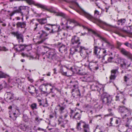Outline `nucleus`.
Instances as JSON below:
<instances>
[{
    "label": "nucleus",
    "mask_w": 132,
    "mask_h": 132,
    "mask_svg": "<svg viewBox=\"0 0 132 132\" xmlns=\"http://www.w3.org/2000/svg\"><path fill=\"white\" fill-rule=\"evenodd\" d=\"M112 97L110 95L107 93H104L101 96L100 101L103 104L106 105L108 107V111L109 112V114L106 115L113 116L114 115L112 112V109L115 108L114 105H113L112 103Z\"/></svg>",
    "instance_id": "nucleus-1"
},
{
    "label": "nucleus",
    "mask_w": 132,
    "mask_h": 132,
    "mask_svg": "<svg viewBox=\"0 0 132 132\" xmlns=\"http://www.w3.org/2000/svg\"><path fill=\"white\" fill-rule=\"evenodd\" d=\"M80 14L84 16L88 19L93 21L94 23L96 24L100 27L106 30L111 29V27L110 25L102 21L99 19L94 18L90 14L83 10Z\"/></svg>",
    "instance_id": "nucleus-2"
},
{
    "label": "nucleus",
    "mask_w": 132,
    "mask_h": 132,
    "mask_svg": "<svg viewBox=\"0 0 132 132\" xmlns=\"http://www.w3.org/2000/svg\"><path fill=\"white\" fill-rule=\"evenodd\" d=\"M43 59H46L48 62L55 63H57L59 59V57L57 56L55 50L53 49L50 50Z\"/></svg>",
    "instance_id": "nucleus-3"
},
{
    "label": "nucleus",
    "mask_w": 132,
    "mask_h": 132,
    "mask_svg": "<svg viewBox=\"0 0 132 132\" xmlns=\"http://www.w3.org/2000/svg\"><path fill=\"white\" fill-rule=\"evenodd\" d=\"M93 32L96 36L99 38L101 42H102V47H103L104 43H106V47L109 48L112 50H113L114 49L115 46L114 45L110 43L106 38L102 37L95 31H93Z\"/></svg>",
    "instance_id": "nucleus-4"
},
{
    "label": "nucleus",
    "mask_w": 132,
    "mask_h": 132,
    "mask_svg": "<svg viewBox=\"0 0 132 132\" xmlns=\"http://www.w3.org/2000/svg\"><path fill=\"white\" fill-rule=\"evenodd\" d=\"M35 5L38 7L47 10L51 12L54 13L56 15L61 16L63 18L65 17V14L62 12H56L54 9L52 7L48 8L46 5L38 3L36 4Z\"/></svg>",
    "instance_id": "nucleus-5"
},
{
    "label": "nucleus",
    "mask_w": 132,
    "mask_h": 132,
    "mask_svg": "<svg viewBox=\"0 0 132 132\" xmlns=\"http://www.w3.org/2000/svg\"><path fill=\"white\" fill-rule=\"evenodd\" d=\"M76 129L82 132H91L89 125L82 120L77 123Z\"/></svg>",
    "instance_id": "nucleus-6"
},
{
    "label": "nucleus",
    "mask_w": 132,
    "mask_h": 132,
    "mask_svg": "<svg viewBox=\"0 0 132 132\" xmlns=\"http://www.w3.org/2000/svg\"><path fill=\"white\" fill-rule=\"evenodd\" d=\"M118 112L120 114L123 119L126 118L131 115V110L122 106H119L118 108Z\"/></svg>",
    "instance_id": "nucleus-7"
},
{
    "label": "nucleus",
    "mask_w": 132,
    "mask_h": 132,
    "mask_svg": "<svg viewBox=\"0 0 132 132\" xmlns=\"http://www.w3.org/2000/svg\"><path fill=\"white\" fill-rule=\"evenodd\" d=\"M37 37L40 40H39L36 44L38 45L40 44L44 43V42L48 39L47 36L49 34L44 30H41L37 33Z\"/></svg>",
    "instance_id": "nucleus-8"
},
{
    "label": "nucleus",
    "mask_w": 132,
    "mask_h": 132,
    "mask_svg": "<svg viewBox=\"0 0 132 132\" xmlns=\"http://www.w3.org/2000/svg\"><path fill=\"white\" fill-rule=\"evenodd\" d=\"M76 110H72L70 109V116L71 118L73 119L76 120H80L82 116L81 113H79L78 112H76Z\"/></svg>",
    "instance_id": "nucleus-9"
},
{
    "label": "nucleus",
    "mask_w": 132,
    "mask_h": 132,
    "mask_svg": "<svg viewBox=\"0 0 132 132\" xmlns=\"http://www.w3.org/2000/svg\"><path fill=\"white\" fill-rule=\"evenodd\" d=\"M11 34L16 37L19 43H23L24 42V36L23 34L19 31L13 32Z\"/></svg>",
    "instance_id": "nucleus-10"
},
{
    "label": "nucleus",
    "mask_w": 132,
    "mask_h": 132,
    "mask_svg": "<svg viewBox=\"0 0 132 132\" xmlns=\"http://www.w3.org/2000/svg\"><path fill=\"white\" fill-rule=\"evenodd\" d=\"M67 116L68 114H66L63 116H60L58 120L59 122V124H60L61 126L63 128H65V124L68 122V120L66 119Z\"/></svg>",
    "instance_id": "nucleus-11"
},
{
    "label": "nucleus",
    "mask_w": 132,
    "mask_h": 132,
    "mask_svg": "<svg viewBox=\"0 0 132 132\" xmlns=\"http://www.w3.org/2000/svg\"><path fill=\"white\" fill-rule=\"evenodd\" d=\"M54 84L51 83L44 84L40 86V88L42 90L43 88H46V90H47V89H50V93H53L52 90L54 89Z\"/></svg>",
    "instance_id": "nucleus-12"
},
{
    "label": "nucleus",
    "mask_w": 132,
    "mask_h": 132,
    "mask_svg": "<svg viewBox=\"0 0 132 132\" xmlns=\"http://www.w3.org/2000/svg\"><path fill=\"white\" fill-rule=\"evenodd\" d=\"M80 40L79 37L76 36L72 37L71 43L72 44L76 45L77 48H79L81 44Z\"/></svg>",
    "instance_id": "nucleus-13"
},
{
    "label": "nucleus",
    "mask_w": 132,
    "mask_h": 132,
    "mask_svg": "<svg viewBox=\"0 0 132 132\" xmlns=\"http://www.w3.org/2000/svg\"><path fill=\"white\" fill-rule=\"evenodd\" d=\"M48 25H51V30L49 31L50 34H55L60 31L61 29L60 28V26L59 25L56 26L55 24H49Z\"/></svg>",
    "instance_id": "nucleus-14"
},
{
    "label": "nucleus",
    "mask_w": 132,
    "mask_h": 132,
    "mask_svg": "<svg viewBox=\"0 0 132 132\" xmlns=\"http://www.w3.org/2000/svg\"><path fill=\"white\" fill-rule=\"evenodd\" d=\"M26 9V7L25 6H20L18 9L15 10L9 14L10 16H12L14 14L16 13H20L21 14V16H23V13L22 12V10H25Z\"/></svg>",
    "instance_id": "nucleus-15"
},
{
    "label": "nucleus",
    "mask_w": 132,
    "mask_h": 132,
    "mask_svg": "<svg viewBox=\"0 0 132 132\" xmlns=\"http://www.w3.org/2000/svg\"><path fill=\"white\" fill-rule=\"evenodd\" d=\"M120 66L123 69H125L129 67H132V65H131L130 62H128L126 59L122 58L120 63Z\"/></svg>",
    "instance_id": "nucleus-16"
},
{
    "label": "nucleus",
    "mask_w": 132,
    "mask_h": 132,
    "mask_svg": "<svg viewBox=\"0 0 132 132\" xmlns=\"http://www.w3.org/2000/svg\"><path fill=\"white\" fill-rule=\"evenodd\" d=\"M115 100L116 101H120L124 104H125L126 99L122 93L118 94L116 96Z\"/></svg>",
    "instance_id": "nucleus-17"
},
{
    "label": "nucleus",
    "mask_w": 132,
    "mask_h": 132,
    "mask_svg": "<svg viewBox=\"0 0 132 132\" xmlns=\"http://www.w3.org/2000/svg\"><path fill=\"white\" fill-rule=\"evenodd\" d=\"M61 45V46H59V51L62 53H66L67 50V47L65 45L62 44L61 43L58 42L57 43V46H59Z\"/></svg>",
    "instance_id": "nucleus-18"
},
{
    "label": "nucleus",
    "mask_w": 132,
    "mask_h": 132,
    "mask_svg": "<svg viewBox=\"0 0 132 132\" xmlns=\"http://www.w3.org/2000/svg\"><path fill=\"white\" fill-rule=\"evenodd\" d=\"M97 62H90L89 64V68L91 71L97 70L99 69V66L97 64Z\"/></svg>",
    "instance_id": "nucleus-19"
},
{
    "label": "nucleus",
    "mask_w": 132,
    "mask_h": 132,
    "mask_svg": "<svg viewBox=\"0 0 132 132\" xmlns=\"http://www.w3.org/2000/svg\"><path fill=\"white\" fill-rule=\"evenodd\" d=\"M27 46L24 45H14V50L18 52H22L23 51Z\"/></svg>",
    "instance_id": "nucleus-20"
},
{
    "label": "nucleus",
    "mask_w": 132,
    "mask_h": 132,
    "mask_svg": "<svg viewBox=\"0 0 132 132\" xmlns=\"http://www.w3.org/2000/svg\"><path fill=\"white\" fill-rule=\"evenodd\" d=\"M118 73V69H113L111 71V75L110 77V82L115 79L117 76V74Z\"/></svg>",
    "instance_id": "nucleus-21"
},
{
    "label": "nucleus",
    "mask_w": 132,
    "mask_h": 132,
    "mask_svg": "<svg viewBox=\"0 0 132 132\" xmlns=\"http://www.w3.org/2000/svg\"><path fill=\"white\" fill-rule=\"evenodd\" d=\"M120 51L122 54L124 55L129 58L131 59L132 60V54H131L129 52L127 51L124 48H121L120 49Z\"/></svg>",
    "instance_id": "nucleus-22"
},
{
    "label": "nucleus",
    "mask_w": 132,
    "mask_h": 132,
    "mask_svg": "<svg viewBox=\"0 0 132 132\" xmlns=\"http://www.w3.org/2000/svg\"><path fill=\"white\" fill-rule=\"evenodd\" d=\"M26 22L24 21L22 22H18L16 24V28L17 29L20 28H24L26 29Z\"/></svg>",
    "instance_id": "nucleus-23"
},
{
    "label": "nucleus",
    "mask_w": 132,
    "mask_h": 132,
    "mask_svg": "<svg viewBox=\"0 0 132 132\" xmlns=\"http://www.w3.org/2000/svg\"><path fill=\"white\" fill-rule=\"evenodd\" d=\"M71 93H72V96L74 99H76L77 98L80 97L81 94L79 90H75L73 92L72 91Z\"/></svg>",
    "instance_id": "nucleus-24"
},
{
    "label": "nucleus",
    "mask_w": 132,
    "mask_h": 132,
    "mask_svg": "<svg viewBox=\"0 0 132 132\" xmlns=\"http://www.w3.org/2000/svg\"><path fill=\"white\" fill-rule=\"evenodd\" d=\"M113 118H111L110 119V126H114V127H119V126L121 124V120L119 118L116 119L115 121V124L116 125H113L112 123V121H113Z\"/></svg>",
    "instance_id": "nucleus-25"
},
{
    "label": "nucleus",
    "mask_w": 132,
    "mask_h": 132,
    "mask_svg": "<svg viewBox=\"0 0 132 132\" xmlns=\"http://www.w3.org/2000/svg\"><path fill=\"white\" fill-rule=\"evenodd\" d=\"M37 101L39 106H42L43 107H46L48 106V104L47 100L45 101L44 102V101H42L41 100L38 99Z\"/></svg>",
    "instance_id": "nucleus-26"
},
{
    "label": "nucleus",
    "mask_w": 132,
    "mask_h": 132,
    "mask_svg": "<svg viewBox=\"0 0 132 132\" xmlns=\"http://www.w3.org/2000/svg\"><path fill=\"white\" fill-rule=\"evenodd\" d=\"M97 87V89L96 90L100 94H102L101 96H101L103 94L106 93L104 92V87L102 85L98 83Z\"/></svg>",
    "instance_id": "nucleus-27"
},
{
    "label": "nucleus",
    "mask_w": 132,
    "mask_h": 132,
    "mask_svg": "<svg viewBox=\"0 0 132 132\" xmlns=\"http://www.w3.org/2000/svg\"><path fill=\"white\" fill-rule=\"evenodd\" d=\"M70 83H72L73 84L72 86L73 88L72 89V91L73 92L77 90H79L78 88V87L77 82L76 81H70Z\"/></svg>",
    "instance_id": "nucleus-28"
},
{
    "label": "nucleus",
    "mask_w": 132,
    "mask_h": 132,
    "mask_svg": "<svg viewBox=\"0 0 132 132\" xmlns=\"http://www.w3.org/2000/svg\"><path fill=\"white\" fill-rule=\"evenodd\" d=\"M117 24L118 25H124L126 22V19L125 18H122L118 19V18H117Z\"/></svg>",
    "instance_id": "nucleus-29"
},
{
    "label": "nucleus",
    "mask_w": 132,
    "mask_h": 132,
    "mask_svg": "<svg viewBox=\"0 0 132 132\" xmlns=\"http://www.w3.org/2000/svg\"><path fill=\"white\" fill-rule=\"evenodd\" d=\"M79 47V50L77 49L78 48H76L75 49V51L79 52L81 55V54L85 55V51L86 48L83 46H80V45Z\"/></svg>",
    "instance_id": "nucleus-30"
},
{
    "label": "nucleus",
    "mask_w": 132,
    "mask_h": 132,
    "mask_svg": "<svg viewBox=\"0 0 132 132\" xmlns=\"http://www.w3.org/2000/svg\"><path fill=\"white\" fill-rule=\"evenodd\" d=\"M65 107V105L61 106L60 104H59L56 108L57 110L58 109L60 113L62 114L64 112Z\"/></svg>",
    "instance_id": "nucleus-31"
},
{
    "label": "nucleus",
    "mask_w": 132,
    "mask_h": 132,
    "mask_svg": "<svg viewBox=\"0 0 132 132\" xmlns=\"http://www.w3.org/2000/svg\"><path fill=\"white\" fill-rule=\"evenodd\" d=\"M76 24L77 25H79V23L77 21L73 19H68L66 23V25H72V24Z\"/></svg>",
    "instance_id": "nucleus-32"
},
{
    "label": "nucleus",
    "mask_w": 132,
    "mask_h": 132,
    "mask_svg": "<svg viewBox=\"0 0 132 132\" xmlns=\"http://www.w3.org/2000/svg\"><path fill=\"white\" fill-rule=\"evenodd\" d=\"M101 47H98L97 46H95L94 47V53L95 54L97 55V56L100 55L99 54L101 50Z\"/></svg>",
    "instance_id": "nucleus-33"
},
{
    "label": "nucleus",
    "mask_w": 132,
    "mask_h": 132,
    "mask_svg": "<svg viewBox=\"0 0 132 132\" xmlns=\"http://www.w3.org/2000/svg\"><path fill=\"white\" fill-rule=\"evenodd\" d=\"M11 112L10 111L9 112V117L10 118L11 120L13 121L16 120L17 117V115L15 112L10 113Z\"/></svg>",
    "instance_id": "nucleus-34"
},
{
    "label": "nucleus",
    "mask_w": 132,
    "mask_h": 132,
    "mask_svg": "<svg viewBox=\"0 0 132 132\" xmlns=\"http://www.w3.org/2000/svg\"><path fill=\"white\" fill-rule=\"evenodd\" d=\"M36 20L40 24L42 25L45 24L47 23V22L46 18L37 19Z\"/></svg>",
    "instance_id": "nucleus-35"
},
{
    "label": "nucleus",
    "mask_w": 132,
    "mask_h": 132,
    "mask_svg": "<svg viewBox=\"0 0 132 132\" xmlns=\"http://www.w3.org/2000/svg\"><path fill=\"white\" fill-rule=\"evenodd\" d=\"M59 72L62 75L64 76H67V71L65 68L61 66L60 67L59 71Z\"/></svg>",
    "instance_id": "nucleus-36"
},
{
    "label": "nucleus",
    "mask_w": 132,
    "mask_h": 132,
    "mask_svg": "<svg viewBox=\"0 0 132 132\" xmlns=\"http://www.w3.org/2000/svg\"><path fill=\"white\" fill-rule=\"evenodd\" d=\"M35 89V88L34 86L31 85L28 87L27 90L32 95L34 93L33 92L34 91Z\"/></svg>",
    "instance_id": "nucleus-37"
},
{
    "label": "nucleus",
    "mask_w": 132,
    "mask_h": 132,
    "mask_svg": "<svg viewBox=\"0 0 132 132\" xmlns=\"http://www.w3.org/2000/svg\"><path fill=\"white\" fill-rule=\"evenodd\" d=\"M30 107L32 110H36L38 109L37 104L35 103H33L31 104Z\"/></svg>",
    "instance_id": "nucleus-38"
},
{
    "label": "nucleus",
    "mask_w": 132,
    "mask_h": 132,
    "mask_svg": "<svg viewBox=\"0 0 132 132\" xmlns=\"http://www.w3.org/2000/svg\"><path fill=\"white\" fill-rule=\"evenodd\" d=\"M49 127L48 126L47 128L48 129V130L50 132H59V129L56 128H49Z\"/></svg>",
    "instance_id": "nucleus-39"
},
{
    "label": "nucleus",
    "mask_w": 132,
    "mask_h": 132,
    "mask_svg": "<svg viewBox=\"0 0 132 132\" xmlns=\"http://www.w3.org/2000/svg\"><path fill=\"white\" fill-rule=\"evenodd\" d=\"M76 25H77L76 24H72V25H66V28L69 30H73Z\"/></svg>",
    "instance_id": "nucleus-40"
},
{
    "label": "nucleus",
    "mask_w": 132,
    "mask_h": 132,
    "mask_svg": "<svg viewBox=\"0 0 132 132\" xmlns=\"http://www.w3.org/2000/svg\"><path fill=\"white\" fill-rule=\"evenodd\" d=\"M98 83H95V84H93L90 86V88L93 90H96L97 89V86Z\"/></svg>",
    "instance_id": "nucleus-41"
},
{
    "label": "nucleus",
    "mask_w": 132,
    "mask_h": 132,
    "mask_svg": "<svg viewBox=\"0 0 132 132\" xmlns=\"http://www.w3.org/2000/svg\"><path fill=\"white\" fill-rule=\"evenodd\" d=\"M9 77V76L2 71H0V78H6Z\"/></svg>",
    "instance_id": "nucleus-42"
},
{
    "label": "nucleus",
    "mask_w": 132,
    "mask_h": 132,
    "mask_svg": "<svg viewBox=\"0 0 132 132\" xmlns=\"http://www.w3.org/2000/svg\"><path fill=\"white\" fill-rule=\"evenodd\" d=\"M33 20L34 21V20H32V22L33 23V24H34V31H36L37 30L38 28V26L39 25V23H38L37 22H33L32 21Z\"/></svg>",
    "instance_id": "nucleus-43"
},
{
    "label": "nucleus",
    "mask_w": 132,
    "mask_h": 132,
    "mask_svg": "<svg viewBox=\"0 0 132 132\" xmlns=\"http://www.w3.org/2000/svg\"><path fill=\"white\" fill-rule=\"evenodd\" d=\"M114 59V57L110 56L109 55V56L108 57L107 60L105 62V63H107L109 62H112L113 60Z\"/></svg>",
    "instance_id": "nucleus-44"
},
{
    "label": "nucleus",
    "mask_w": 132,
    "mask_h": 132,
    "mask_svg": "<svg viewBox=\"0 0 132 132\" xmlns=\"http://www.w3.org/2000/svg\"><path fill=\"white\" fill-rule=\"evenodd\" d=\"M26 77L27 79L31 83L33 82L34 80L31 77L30 75H29L28 74H26Z\"/></svg>",
    "instance_id": "nucleus-45"
},
{
    "label": "nucleus",
    "mask_w": 132,
    "mask_h": 132,
    "mask_svg": "<svg viewBox=\"0 0 132 132\" xmlns=\"http://www.w3.org/2000/svg\"><path fill=\"white\" fill-rule=\"evenodd\" d=\"M29 119L26 114H23V120L25 122H26L29 121Z\"/></svg>",
    "instance_id": "nucleus-46"
},
{
    "label": "nucleus",
    "mask_w": 132,
    "mask_h": 132,
    "mask_svg": "<svg viewBox=\"0 0 132 132\" xmlns=\"http://www.w3.org/2000/svg\"><path fill=\"white\" fill-rule=\"evenodd\" d=\"M130 76V74H128L124 76V80L125 82H127L129 80Z\"/></svg>",
    "instance_id": "nucleus-47"
},
{
    "label": "nucleus",
    "mask_w": 132,
    "mask_h": 132,
    "mask_svg": "<svg viewBox=\"0 0 132 132\" xmlns=\"http://www.w3.org/2000/svg\"><path fill=\"white\" fill-rule=\"evenodd\" d=\"M101 50L102 51V56H105L107 55V52L105 48H101Z\"/></svg>",
    "instance_id": "nucleus-48"
},
{
    "label": "nucleus",
    "mask_w": 132,
    "mask_h": 132,
    "mask_svg": "<svg viewBox=\"0 0 132 132\" xmlns=\"http://www.w3.org/2000/svg\"><path fill=\"white\" fill-rule=\"evenodd\" d=\"M85 108L87 110L92 109V106L89 104L85 105Z\"/></svg>",
    "instance_id": "nucleus-49"
},
{
    "label": "nucleus",
    "mask_w": 132,
    "mask_h": 132,
    "mask_svg": "<svg viewBox=\"0 0 132 132\" xmlns=\"http://www.w3.org/2000/svg\"><path fill=\"white\" fill-rule=\"evenodd\" d=\"M105 56H100L99 55V56H97V57L98 58H102V61H101L103 63H104L106 64L105 63Z\"/></svg>",
    "instance_id": "nucleus-50"
},
{
    "label": "nucleus",
    "mask_w": 132,
    "mask_h": 132,
    "mask_svg": "<svg viewBox=\"0 0 132 132\" xmlns=\"http://www.w3.org/2000/svg\"><path fill=\"white\" fill-rule=\"evenodd\" d=\"M19 127L22 130L24 131H26V129L25 128V125L24 124H21L19 126Z\"/></svg>",
    "instance_id": "nucleus-51"
},
{
    "label": "nucleus",
    "mask_w": 132,
    "mask_h": 132,
    "mask_svg": "<svg viewBox=\"0 0 132 132\" xmlns=\"http://www.w3.org/2000/svg\"><path fill=\"white\" fill-rule=\"evenodd\" d=\"M122 58L121 57H118L117 58L116 60V62L117 64H120L121 63Z\"/></svg>",
    "instance_id": "nucleus-52"
},
{
    "label": "nucleus",
    "mask_w": 132,
    "mask_h": 132,
    "mask_svg": "<svg viewBox=\"0 0 132 132\" xmlns=\"http://www.w3.org/2000/svg\"><path fill=\"white\" fill-rule=\"evenodd\" d=\"M21 1H26L27 3L30 4H33L34 3V1L33 0H21Z\"/></svg>",
    "instance_id": "nucleus-53"
},
{
    "label": "nucleus",
    "mask_w": 132,
    "mask_h": 132,
    "mask_svg": "<svg viewBox=\"0 0 132 132\" xmlns=\"http://www.w3.org/2000/svg\"><path fill=\"white\" fill-rule=\"evenodd\" d=\"M49 24H47V25H45L44 26V29L45 30L48 31L50 30V28L47 27L48 26H51V25H48Z\"/></svg>",
    "instance_id": "nucleus-54"
},
{
    "label": "nucleus",
    "mask_w": 132,
    "mask_h": 132,
    "mask_svg": "<svg viewBox=\"0 0 132 132\" xmlns=\"http://www.w3.org/2000/svg\"><path fill=\"white\" fill-rule=\"evenodd\" d=\"M35 120L37 121V122L38 124H39L40 122V121L43 120V119H39L38 117H37L35 118Z\"/></svg>",
    "instance_id": "nucleus-55"
},
{
    "label": "nucleus",
    "mask_w": 132,
    "mask_h": 132,
    "mask_svg": "<svg viewBox=\"0 0 132 132\" xmlns=\"http://www.w3.org/2000/svg\"><path fill=\"white\" fill-rule=\"evenodd\" d=\"M100 14V12L97 10H95L94 12V16L96 17L97 15H98Z\"/></svg>",
    "instance_id": "nucleus-56"
},
{
    "label": "nucleus",
    "mask_w": 132,
    "mask_h": 132,
    "mask_svg": "<svg viewBox=\"0 0 132 132\" xmlns=\"http://www.w3.org/2000/svg\"><path fill=\"white\" fill-rule=\"evenodd\" d=\"M91 52V51L88 49L86 48L85 51V53H86L87 55L89 54Z\"/></svg>",
    "instance_id": "nucleus-57"
},
{
    "label": "nucleus",
    "mask_w": 132,
    "mask_h": 132,
    "mask_svg": "<svg viewBox=\"0 0 132 132\" xmlns=\"http://www.w3.org/2000/svg\"><path fill=\"white\" fill-rule=\"evenodd\" d=\"M50 118H53L54 116L56 117V113L54 112V113H51L50 115Z\"/></svg>",
    "instance_id": "nucleus-58"
},
{
    "label": "nucleus",
    "mask_w": 132,
    "mask_h": 132,
    "mask_svg": "<svg viewBox=\"0 0 132 132\" xmlns=\"http://www.w3.org/2000/svg\"><path fill=\"white\" fill-rule=\"evenodd\" d=\"M0 50L1 51H6L8 50L5 47H1L0 46Z\"/></svg>",
    "instance_id": "nucleus-59"
},
{
    "label": "nucleus",
    "mask_w": 132,
    "mask_h": 132,
    "mask_svg": "<svg viewBox=\"0 0 132 132\" xmlns=\"http://www.w3.org/2000/svg\"><path fill=\"white\" fill-rule=\"evenodd\" d=\"M64 102L67 104H70V101H69L66 98H64Z\"/></svg>",
    "instance_id": "nucleus-60"
},
{
    "label": "nucleus",
    "mask_w": 132,
    "mask_h": 132,
    "mask_svg": "<svg viewBox=\"0 0 132 132\" xmlns=\"http://www.w3.org/2000/svg\"><path fill=\"white\" fill-rule=\"evenodd\" d=\"M41 14L42 15L45 16V18H46L47 19V18H50L51 17V16H48L47 15H46V13H42Z\"/></svg>",
    "instance_id": "nucleus-61"
},
{
    "label": "nucleus",
    "mask_w": 132,
    "mask_h": 132,
    "mask_svg": "<svg viewBox=\"0 0 132 132\" xmlns=\"http://www.w3.org/2000/svg\"><path fill=\"white\" fill-rule=\"evenodd\" d=\"M7 96L6 97L7 98H8V99H10V97L11 96V93L10 92H8L7 93Z\"/></svg>",
    "instance_id": "nucleus-62"
},
{
    "label": "nucleus",
    "mask_w": 132,
    "mask_h": 132,
    "mask_svg": "<svg viewBox=\"0 0 132 132\" xmlns=\"http://www.w3.org/2000/svg\"><path fill=\"white\" fill-rule=\"evenodd\" d=\"M124 44L127 47H130L131 44H129L128 42H126L124 43Z\"/></svg>",
    "instance_id": "nucleus-63"
},
{
    "label": "nucleus",
    "mask_w": 132,
    "mask_h": 132,
    "mask_svg": "<svg viewBox=\"0 0 132 132\" xmlns=\"http://www.w3.org/2000/svg\"><path fill=\"white\" fill-rule=\"evenodd\" d=\"M14 98V94L11 93V96H10L9 100H13Z\"/></svg>",
    "instance_id": "nucleus-64"
}]
</instances>
